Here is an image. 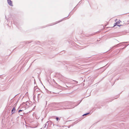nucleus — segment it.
Returning a JSON list of instances; mask_svg holds the SVG:
<instances>
[{"instance_id":"obj_1","label":"nucleus","mask_w":129,"mask_h":129,"mask_svg":"<svg viewBox=\"0 0 129 129\" xmlns=\"http://www.w3.org/2000/svg\"><path fill=\"white\" fill-rule=\"evenodd\" d=\"M64 62L66 64L68 65V66H66L68 71H74L77 68L75 65H72L69 61H65Z\"/></svg>"},{"instance_id":"obj_2","label":"nucleus","mask_w":129,"mask_h":129,"mask_svg":"<svg viewBox=\"0 0 129 129\" xmlns=\"http://www.w3.org/2000/svg\"><path fill=\"white\" fill-rule=\"evenodd\" d=\"M81 100L79 103H76H76H74V105L75 106L73 107H71L70 106V105L69 104H65L63 105H64V107L63 108L64 109H69L70 108H74L75 107H76L78 105H79L80 103L81 102Z\"/></svg>"},{"instance_id":"obj_3","label":"nucleus","mask_w":129,"mask_h":129,"mask_svg":"<svg viewBox=\"0 0 129 129\" xmlns=\"http://www.w3.org/2000/svg\"><path fill=\"white\" fill-rule=\"evenodd\" d=\"M128 42H124L122 43H121L119 44H118L114 46H113L112 47L111 49H114L116 47L118 46H121L120 45L122 43H128Z\"/></svg>"},{"instance_id":"obj_4","label":"nucleus","mask_w":129,"mask_h":129,"mask_svg":"<svg viewBox=\"0 0 129 129\" xmlns=\"http://www.w3.org/2000/svg\"><path fill=\"white\" fill-rule=\"evenodd\" d=\"M58 104L57 103H53L49 104V107H54L56 105H57Z\"/></svg>"},{"instance_id":"obj_5","label":"nucleus","mask_w":129,"mask_h":129,"mask_svg":"<svg viewBox=\"0 0 129 129\" xmlns=\"http://www.w3.org/2000/svg\"><path fill=\"white\" fill-rule=\"evenodd\" d=\"M47 123H48V126H49L50 127H51L52 125V124H53V126L54 125L53 123L51 121H49L47 122Z\"/></svg>"},{"instance_id":"obj_6","label":"nucleus","mask_w":129,"mask_h":129,"mask_svg":"<svg viewBox=\"0 0 129 129\" xmlns=\"http://www.w3.org/2000/svg\"><path fill=\"white\" fill-rule=\"evenodd\" d=\"M7 2L8 4L11 6H13L12 1L11 0H7Z\"/></svg>"},{"instance_id":"obj_7","label":"nucleus","mask_w":129,"mask_h":129,"mask_svg":"<svg viewBox=\"0 0 129 129\" xmlns=\"http://www.w3.org/2000/svg\"><path fill=\"white\" fill-rule=\"evenodd\" d=\"M16 111V109L15 107H13L11 110V115L14 113Z\"/></svg>"},{"instance_id":"obj_8","label":"nucleus","mask_w":129,"mask_h":129,"mask_svg":"<svg viewBox=\"0 0 129 129\" xmlns=\"http://www.w3.org/2000/svg\"><path fill=\"white\" fill-rule=\"evenodd\" d=\"M121 22V21H120V20H119V21H117L114 23V26L113 27H115L116 25H118V24H119L120 23V22Z\"/></svg>"},{"instance_id":"obj_9","label":"nucleus","mask_w":129,"mask_h":129,"mask_svg":"<svg viewBox=\"0 0 129 129\" xmlns=\"http://www.w3.org/2000/svg\"><path fill=\"white\" fill-rule=\"evenodd\" d=\"M6 60L5 58H3L2 60H0V62L1 63H3L6 62Z\"/></svg>"},{"instance_id":"obj_10","label":"nucleus","mask_w":129,"mask_h":129,"mask_svg":"<svg viewBox=\"0 0 129 129\" xmlns=\"http://www.w3.org/2000/svg\"><path fill=\"white\" fill-rule=\"evenodd\" d=\"M32 41H25L24 42V43L25 44V45L27 44H29V43H30Z\"/></svg>"},{"instance_id":"obj_11","label":"nucleus","mask_w":129,"mask_h":129,"mask_svg":"<svg viewBox=\"0 0 129 129\" xmlns=\"http://www.w3.org/2000/svg\"><path fill=\"white\" fill-rule=\"evenodd\" d=\"M31 103V101H27V102H26V105L28 106V105H29L30 103Z\"/></svg>"},{"instance_id":"obj_12","label":"nucleus","mask_w":129,"mask_h":129,"mask_svg":"<svg viewBox=\"0 0 129 129\" xmlns=\"http://www.w3.org/2000/svg\"><path fill=\"white\" fill-rule=\"evenodd\" d=\"M56 64L58 65H62V63L60 61H58L56 62Z\"/></svg>"},{"instance_id":"obj_13","label":"nucleus","mask_w":129,"mask_h":129,"mask_svg":"<svg viewBox=\"0 0 129 129\" xmlns=\"http://www.w3.org/2000/svg\"><path fill=\"white\" fill-rule=\"evenodd\" d=\"M105 66H104L100 68L101 69H102V72L106 70V68H105Z\"/></svg>"},{"instance_id":"obj_14","label":"nucleus","mask_w":129,"mask_h":129,"mask_svg":"<svg viewBox=\"0 0 129 129\" xmlns=\"http://www.w3.org/2000/svg\"><path fill=\"white\" fill-rule=\"evenodd\" d=\"M38 88V87L37 86H35L34 87V92H35V91L37 90V89Z\"/></svg>"},{"instance_id":"obj_15","label":"nucleus","mask_w":129,"mask_h":129,"mask_svg":"<svg viewBox=\"0 0 129 129\" xmlns=\"http://www.w3.org/2000/svg\"><path fill=\"white\" fill-rule=\"evenodd\" d=\"M46 89V90L47 91V92L48 93L50 94V93H51V91H49L48 89Z\"/></svg>"},{"instance_id":"obj_16","label":"nucleus","mask_w":129,"mask_h":129,"mask_svg":"<svg viewBox=\"0 0 129 129\" xmlns=\"http://www.w3.org/2000/svg\"><path fill=\"white\" fill-rule=\"evenodd\" d=\"M10 112H11V108H10L8 109V110L7 111V113H10Z\"/></svg>"},{"instance_id":"obj_17","label":"nucleus","mask_w":129,"mask_h":129,"mask_svg":"<svg viewBox=\"0 0 129 129\" xmlns=\"http://www.w3.org/2000/svg\"><path fill=\"white\" fill-rule=\"evenodd\" d=\"M90 113H89V112L87 113H85V114H83L82 115V116H85L87 115L88 114Z\"/></svg>"},{"instance_id":"obj_18","label":"nucleus","mask_w":129,"mask_h":129,"mask_svg":"<svg viewBox=\"0 0 129 129\" xmlns=\"http://www.w3.org/2000/svg\"><path fill=\"white\" fill-rule=\"evenodd\" d=\"M36 44H39V43H40V42L39 41H38V42L36 41L35 42Z\"/></svg>"},{"instance_id":"obj_19","label":"nucleus","mask_w":129,"mask_h":129,"mask_svg":"<svg viewBox=\"0 0 129 129\" xmlns=\"http://www.w3.org/2000/svg\"><path fill=\"white\" fill-rule=\"evenodd\" d=\"M55 119L57 121L60 120V119L58 117H56Z\"/></svg>"},{"instance_id":"obj_20","label":"nucleus","mask_w":129,"mask_h":129,"mask_svg":"<svg viewBox=\"0 0 129 129\" xmlns=\"http://www.w3.org/2000/svg\"><path fill=\"white\" fill-rule=\"evenodd\" d=\"M26 104L25 103V102H23V103L22 104H21V105L22 106H24V105H26Z\"/></svg>"},{"instance_id":"obj_21","label":"nucleus","mask_w":129,"mask_h":129,"mask_svg":"<svg viewBox=\"0 0 129 129\" xmlns=\"http://www.w3.org/2000/svg\"><path fill=\"white\" fill-rule=\"evenodd\" d=\"M79 121L78 120H77V121H76L74 123V124H76L77 122H78Z\"/></svg>"},{"instance_id":"obj_22","label":"nucleus","mask_w":129,"mask_h":129,"mask_svg":"<svg viewBox=\"0 0 129 129\" xmlns=\"http://www.w3.org/2000/svg\"><path fill=\"white\" fill-rule=\"evenodd\" d=\"M23 111V110H19L18 111V112L20 113L21 112H22Z\"/></svg>"},{"instance_id":"obj_23","label":"nucleus","mask_w":129,"mask_h":129,"mask_svg":"<svg viewBox=\"0 0 129 129\" xmlns=\"http://www.w3.org/2000/svg\"><path fill=\"white\" fill-rule=\"evenodd\" d=\"M37 90H36L37 91H38L39 90H41L38 87V88L37 89Z\"/></svg>"},{"instance_id":"obj_24","label":"nucleus","mask_w":129,"mask_h":129,"mask_svg":"<svg viewBox=\"0 0 129 129\" xmlns=\"http://www.w3.org/2000/svg\"><path fill=\"white\" fill-rule=\"evenodd\" d=\"M73 81H74L75 82V83L76 84H77L78 83V82L76 81H75V80H73Z\"/></svg>"},{"instance_id":"obj_25","label":"nucleus","mask_w":129,"mask_h":129,"mask_svg":"<svg viewBox=\"0 0 129 129\" xmlns=\"http://www.w3.org/2000/svg\"><path fill=\"white\" fill-rule=\"evenodd\" d=\"M119 95H117V96L115 98H114V99H116L117 98H118L119 97Z\"/></svg>"},{"instance_id":"obj_26","label":"nucleus","mask_w":129,"mask_h":129,"mask_svg":"<svg viewBox=\"0 0 129 129\" xmlns=\"http://www.w3.org/2000/svg\"><path fill=\"white\" fill-rule=\"evenodd\" d=\"M47 122L46 123H45V126L44 127V128H45L46 127V126L47 125Z\"/></svg>"},{"instance_id":"obj_27","label":"nucleus","mask_w":129,"mask_h":129,"mask_svg":"<svg viewBox=\"0 0 129 129\" xmlns=\"http://www.w3.org/2000/svg\"><path fill=\"white\" fill-rule=\"evenodd\" d=\"M123 25H122L120 24V25H117V26H118L119 27H120V26H123Z\"/></svg>"},{"instance_id":"obj_28","label":"nucleus","mask_w":129,"mask_h":129,"mask_svg":"<svg viewBox=\"0 0 129 129\" xmlns=\"http://www.w3.org/2000/svg\"><path fill=\"white\" fill-rule=\"evenodd\" d=\"M128 44L127 45H125V46L124 47H123V48H124V49L125 48H126V47L127 46H128Z\"/></svg>"},{"instance_id":"obj_29","label":"nucleus","mask_w":129,"mask_h":129,"mask_svg":"<svg viewBox=\"0 0 129 129\" xmlns=\"http://www.w3.org/2000/svg\"><path fill=\"white\" fill-rule=\"evenodd\" d=\"M128 44L127 45H125V46L124 47H123V48H124V49L125 48H126V47L127 46H128Z\"/></svg>"},{"instance_id":"obj_30","label":"nucleus","mask_w":129,"mask_h":129,"mask_svg":"<svg viewBox=\"0 0 129 129\" xmlns=\"http://www.w3.org/2000/svg\"><path fill=\"white\" fill-rule=\"evenodd\" d=\"M128 44L127 45H125V46L124 47H123V48H124V49L125 48H126V47L127 46H128Z\"/></svg>"},{"instance_id":"obj_31","label":"nucleus","mask_w":129,"mask_h":129,"mask_svg":"<svg viewBox=\"0 0 129 129\" xmlns=\"http://www.w3.org/2000/svg\"><path fill=\"white\" fill-rule=\"evenodd\" d=\"M24 115V113H23L22 114H20V115L21 116H23Z\"/></svg>"},{"instance_id":"obj_32","label":"nucleus","mask_w":129,"mask_h":129,"mask_svg":"<svg viewBox=\"0 0 129 129\" xmlns=\"http://www.w3.org/2000/svg\"><path fill=\"white\" fill-rule=\"evenodd\" d=\"M40 95V94H38V97H39V96Z\"/></svg>"},{"instance_id":"obj_33","label":"nucleus","mask_w":129,"mask_h":129,"mask_svg":"<svg viewBox=\"0 0 129 129\" xmlns=\"http://www.w3.org/2000/svg\"><path fill=\"white\" fill-rule=\"evenodd\" d=\"M19 99H18L17 100V101L16 102V104H17L18 102L19 101Z\"/></svg>"},{"instance_id":"obj_34","label":"nucleus","mask_w":129,"mask_h":129,"mask_svg":"<svg viewBox=\"0 0 129 129\" xmlns=\"http://www.w3.org/2000/svg\"><path fill=\"white\" fill-rule=\"evenodd\" d=\"M33 98L34 100H34V99H35V95H34L33 96Z\"/></svg>"},{"instance_id":"obj_35","label":"nucleus","mask_w":129,"mask_h":129,"mask_svg":"<svg viewBox=\"0 0 129 129\" xmlns=\"http://www.w3.org/2000/svg\"><path fill=\"white\" fill-rule=\"evenodd\" d=\"M124 49V48H122L120 49V50H122Z\"/></svg>"},{"instance_id":"obj_36","label":"nucleus","mask_w":129,"mask_h":129,"mask_svg":"<svg viewBox=\"0 0 129 129\" xmlns=\"http://www.w3.org/2000/svg\"><path fill=\"white\" fill-rule=\"evenodd\" d=\"M71 126L70 125H69L68 126V127L70 128L71 127Z\"/></svg>"},{"instance_id":"obj_37","label":"nucleus","mask_w":129,"mask_h":129,"mask_svg":"<svg viewBox=\"0 0 129 129\" xmlns=\"http://www.w3.org/2000/svg\"><path fill=\"white\" fill-rule=\"evenodd\" d=\"M5 18L6 19V20H8V19L7 18H6V16H5Z\"/></svg>"},{"instance_id":"obj_38","label":"nucleus","mask_w":129,"mask_h":129,"mask_svg":"<svg viewBox=\"0 0 129 129\" xmlns=\"http://www.w3.org/2000/svg\"><path fill=\"white\" fill-rule=\"evenodd\" d=\"M53 81H54V82L56 83V84H57V83H56L55 82V81L54 80H53Z\"/></svg>"},{"instance_id":"obj_39","label":"nucleus","mask_w":129,"mask_h":129,"mask_svg":"<svg viewBox=\"0 0 129 129\" xmlns=\"http://www.w3.org/2000/svg\"><path fill=\"white\" fill-rule=\"evenodd\" d=\"M18 94L16 95L14 97H15V96H16V95H17L18 94Z\"/></svg>"},{"instance_id":"obj_40","label":"nucleus","mask_w":129,"mask_h":129,"mask_svg":"<svg viewBox=\"0 0 129 129\" xmlns=\"http://www.w3.org/2000/svg\"><path fill=\"white\" fill-rule=\"evenodd\" d=\"M17 104H16V103L14 104V105H15V106H16V105Z\"/></svg>"},{"instance_id":"obj_41","label":"nucleus","mask_w":129,"mask_h":129,"mask_svg":"<svg viewBox=\"0 0 129 129\" xmlns=\"http://www.w3.org/2000/svg\"><path fill=\"white\" fill-rule=\"evenodd\" d=\"M116 20H117V19L115 20V21H116Z\"/></svg>"},{"instance_id":"obj_42","label":"nucleus","mask_w":129,"mask_h":129,"mask_svg":"<svg viewBox=\"0 0 129 129\" xmlns=\"http://www.w3.org/2000/svg\"><path fill=\"white\" fill-rule=\"evenodd\" d=\"M45 27H44V26H43V28H44Z\"/></svg>"},{"instance_id":"obj_43","label":"nucleus","mask_w":129,"mask_h":129,"mask_svg":"<svg viewBox=\"0 0 129 129\" xmlns=\"http://www.w3.org/2000/svg\"><path fill=\"white\" fill-rule=\"evenodd\" d=\"M35 107H34V108H33V109H35Z\"/></svg>"},{"instance_id":"obj_44","label":"nucleus","mask_w":129,"mask_h":129,"mask_svg":"<svg viewBox=\"0 0 129 129\" xmlns=\"http://www.w3.org/2000/svg\"><path fill=\"white\" fill-rule=\"evenodd\" d=\"M23 43H24V42ZM24 44L25 45V44L24 43V44Z\"/></svg>"},{"instance_id":"obj_45","label":"nucleus","mask_w":129,"mask_h":129,"mask_svg":"<svg viewBox=\"0 0 129 129\" xmlns=\"http://www.w3.org/2000/svg\"><path fill=\"white\" fill-rule=\"evenodd\" d=\"M74 10H75V8H74Z\"/></svg>"},{"instance_id":"obj_46","label":"nucleus","mask_w":129,"mask_h":129,"mask_svg":"<svg viewBox=\"0 0 129 129\" xmlns=\"http://www.w3.org/2000/svg\"><path fill=\"white\" fill-rule=\"evenodd\" d=\"M33 62H32L31 63V64Z\"/></svg>"},{"instance_id":"obj_47","label":"nucleus","mask_w":129,"mask_h":129,"mask_svg":"<svg viewBox=\"0 0 129 129\" xmlns=\"http://www.w3.org/2000/svg\"><path fill=\"white\" fill-rule=\"evenodd\" d=\"M47 101L46 102V104H47Z\"/></svg>"},{"instance_id":"obj_48","label":"nucleus","mask_w":129,"mask_h":129,"mask_svg":"<svg viewBox=\"0 0 129 129\" xmlns=\"http://www.w3.org/2000/svg\"><path fill=\"white\" fill-rule=\"evenodd\" d=\"M68 16H67V17H66H66H68Z\"/></svg>"},{"instance_id":"obj_49","label":"nucleus","mask_w":129,"mask_h":129,"mask_svg":"<svg viewBox=\"0 0 129 129\" xmlns=\"http://www.w3.org/2000/svg\"><path fill=\"white\" fill-rule=\"evenodd\" d=\"M57 126H58V125H57Z\"/></svg>"},{"instance_id":"obj_50","label":"nucleus","mask_w":129,"mask_h":129,"mask_svg":"<svg viewBox=\"0 0 129 129\" xmlns=\"http://www.w3.org/2000/svg\"><path fill=\"white\" fill-rule=\"evenodd\" d=\"M71 14H72L71 13Z\"/></svg>"},{"instance_id":"obj_51","label":"nucleus","mask_w":129,"mask_h":129,"mask_svg":"<svg viewBox=\"0 0 129 129\" xmlns=\"http://www.w3.org/2000/svg\"><path fill=\"white\" fill-rule=\"evenodd\" d=\"M71 14H72L71 13Z\"/></svg>"}]
</instances>
